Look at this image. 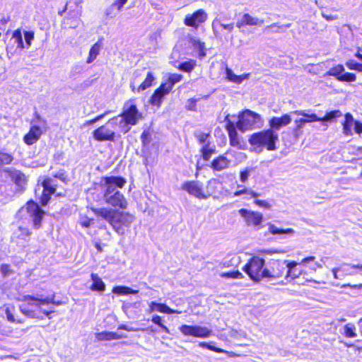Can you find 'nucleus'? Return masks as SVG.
<instances>
[{
  "mask_svg": "<svg viewBox=\"0 0 362 362\" xmlns=\"http://www.w3.org/2000/svg\"><path fill=\"white\" fill-rule=\"evenodd\" d=\"M37 124L38 126H45L46 124V121L42 119L40 115L37 113H35V118L31 121V125Z\"/></svg>",
  "mask_w": 362,
  "mask_h": 362,
  "instance_id": "54",
  "label": "nucleus"
},
{
  "mask_svg": "<svg viewBox=\"0 0 362 362\" xmlns=\"http://www.w3.org/2000/svg\"><path fill=\"white\" fill-rule=\"evenodd\" d=\"M354 122L353 116L350 113H346L345 115V121L343 123V133L345 135L352 134L351 127Z\"/></svg>",
  "mask_w": 362,
  "mask_h": 362,
  "instance_id": "28",
  "label": "nucleus"
},
{
  "mask_svg": "<svg viewBox=\"0 0 362 362\" xmlns=\"http://www.w3.org/2000/svg\"><path fill=\"white\" fill-rule=\"evenodd\" d=\"M182 75L178 74H171L168 79V81L162 83V85H165V87L167 88V91H170L173 87V86L180 82L182 79Z\"/></svg>",
  "mask_w": 362,
  "mask_h": 362,
  "instance_id": "29",
  "label": "nucleus"
},
{
  "mask_svg": "<svg viewBox=\"0 0 362 362\" xmlns=\"http://www.w3.org/2000/svg\"><path fill=\"white\" fill-rule=\"evenodd\" d=\"M226 79L228 80L229 81L237 84H240L243 81V80L248 78L250 76V74H244L240 76L236 75L233 73L232 69L226 66Z\"/></svg>",
  "mask_w": 362,
  "mask_h": 362,
  "instance_id": "24",
  "label": "nucleus"
},
{
  "mask_svg": "<svg viewBox=\"0 0 362 362\" xmlns=\"http://www.w3.org/2000/svg\"><path fill=\"white\" fill-rule=\"evenodd\" d=\"M341 116L342 112L339 110L330 111L329 112H327L323 117H321L320 122H333L337 118L340 117Z\"/></svg>",
  "mask_w": 362,
  "mask_h": 362,
  "instance_id": "37",
  "label": "nucleus"
},
{
  "mask_svg": "<svg viewBox=\"0 0 362 362\" xmlns=\"http://www.w3.org/2000/svg\"><path fill=\"white\" fill-rule=\"evenodd\" d=\"M93 211L97 218L108 222L119 235H124L125 228L130 227L134 221L133 215L112 208H98L93 209Z\"/></svg>",
  "mask_w": 362,
  "mask_h": 362,
  "instance_id": "2",
  "label": "nucleus"
},
{
  "mask_svg": "<svg viewBox=\"0 0 362 362\" xmlns=\"http://www.w3.org/2000/svg\"><path fill=\"white\" fill-rule=\"evenodd\" d=\"M268 230L273 235H287L292 236L295 233V230L292 228H279L272 223L268 224Z\"/></svg>",
  "mask_w": 362,
  "mask_h": 362,
  "instance_id": "26",
  "label": "nucleus"
},
{
  "mask_svg": "<svg viewBox=\"0 0 362 362\" xmlns=\"http://www.w3.org/2000/svg\"><path fill=\"white\" fill-rule=\"evenodd\" d=\"M245 194H250L252 197H257L259 196V194L252 191L251 189H247V188H243L240 190L236 191L235 192H234V196L238 197V196H240V195Z\"/></svg>",
  "mask_w": 362,
  "mask_h": 362,
  "instance_id": "50",
  "label": "nucleus"
},
{
  "mask_svg": "<svg viewBox=\"0 0 362 362\" xmlns=\"http://www.w3.org/2000/svg\"><path fill=\"white\" fill-rule=\"evenodd\" d=\"M42 134V131L40 127L37 124H33L28 133L24 136V142L28 145H32L40 139Z\"/></svg>",
  "mask_w": 362,
  "mask_h": 362,
  "instance_id": "17",
  "label": "nucleus"
},
{
  "mask_svg": "<svg viewBox=\"0 0 362 362\" xmlns=\"http://www.w3.org/2000/svg\"><path fill=\"white\" fill-rule=\"evenodd\" d=\"M291 122L290 115L285 114L281 117H273L269 122L270 129L273 131L279 130L282 127H285Z\"/></svg>",
  "mask_w": 362,
  "mask_h": 362,
  "instance_id": "18",
  "label": "nucleus"
},
{
  "mask_svg": "<svg viewBox=\"0 0 362 362\" xmlns=\"http://www.w3.org/2000/svg\"><path fill=\"white\" fill-rule=\"evenodd\" d=\"M265 260L259 256H254L243 267V270L255 281L264 279Z\"/></svg>",
  "mask_w": 362,
  "mask_h": 362,
  "instance_id": "8",
  "label": "nucleus"
},
{
  "mask_svg": "<svg viewBox=\"0 0 362 362\" xmlns=\"http://www.w3.org/2000/svg\"><path fill=\"white\" fill-rule=\"evenodd\" d=\"M279 140L276 133L272 129H267L252 134L249 138V143L261 151L264 148L267 151H275L276 143Z\"/></svg>",
  "mask_w": 362,
  "mask_h": 362,
  "instance_id": "5",
  "label": "nucleus"
},
{
  "mask_svg": "<svg viewBox=\"0 0 362 362\" xmlns=\"http://www.w3.org/2000/svg\"><path fill=\"white\" fill-rule=\"evenodd\" d=\"M93 284L90 286L92 291H103L105 289V285L102 279L96 274H91Z\"/></svg>",
  "mask_w": 362,
  "mask_h": 362,
  "instance_id": "27",
  "label": "nucleus"
},
{
  "mask_svg": "<svg viewBox=\"0 0 362 362\" xmlns=\"http://www.w3.org/2000/svg\"><path fill=\"white\" fill-rule=\"evenodd\" d=\"M151 321L153 323L158 325L166 333H170V330L168 329V328L162 323V319L159 315L153 316Z\"/></svg>",
  "mask_w": 362,
  "mask_h": 362,
  "instance_id": "52",
  "label": "nucleus"
},
{
  "mask_svg": "<svg viewBox=\"0 0 362 362\" xmlns=\"http://www.w3.org/2000/svg\"><path fill=\"white\" fill-rule=\"evenodd\" d=\"M220 26L223 29L228 30V32H232L234 28V25L233 23L229 24L223 23L218 18H216L212 22V30L214 35L218 37L219 36V33L218 30V27Z\"/></svg>",
  "mask_w": 362,
  "mask_h": 362,
  "instance_id": "25",
  "label": "nucleus"
},
{
  "mask_svg": "<svg viewBox=\"0 0 362 362\" xmlns=\"http://www.w3.org/2000/svg\"><path fill=\"white\" fill-rule=\"evenodd\" d=\"M346 287H350L351 288L356 290V291H361L362 289V284H356V285H351L349 284H343L341 286V288H346Z\"/></svg>",
  "mask_w": 362,
  "mask_h": 362,
  "instance_id": "61",
  "label": "nucleus"
},
{
  "mask_svg": "<svg viewBox=\"0 0 362 362\" xmlns=\"http://www.w3.org/2000/svg\"><path fill=\"white\" fill-rule=\"evenodd\" d=\"M1 272L4 275H8L9 274V266L7 264H2L1 266Z\"/></svg>",
  "mask_w": 362,
  "mask_h": 362,
  "instance_id": "63",
  "label": "nucleus"
},
{
  "mask_svg": "<svg viewBox=\"0 0 362 362\" xmlns=\"http://www.w3.org/2000/svg\"><path fill=\"white\" fill-rule=\"evenodd\" d=\"M292 115H300L305 117L306 123L313 122H320L321 117H318L315 114H307L303 110H296L291 112Z\"/></svg>",
  "mask_w": 362,
  "mask_h": 362,
  "instance_id": "31",
  "label": "nucleus"
},
{
  "mask_svg": "<svg viewBox=\"0 0 362 362\" xmlns=\"http://www.w3.org/2000/svg\"><path fill=\"white\" fill-rule=\"evenodd\" d=\"M306 123L305 119L300 118L298 119L295 120L296 127L294 128L293 131L295 133H298L304 126V124Z\"/></svg>",
  "mask_w": 362,
  "mask_h": 362,
  "instance_id": "56",
  "label": "nucleus"
},
{
  "mask_svg": "<svg viewBox=\"0 0 362 362\" xmlns=\"http://www.w3.org/2000/svg\"><path fill=\"white\" fill-rule=\"evenodd\" d=\"M30 235V230L27 228L22 226H18V229L13 233L14 237L23 240H27Z\"/></svg>",
  "mask_w": 362,
  "mask_h": 362,
  "instance_id": "38",
  "label": "nucleus"
},
{
  "mask_svg": "<svg viewBox=\"0 0 362 362\" xmlns=\"http://www.w3.org/2000/svg\"><path fill=\"white\" fill-rule=\"evenodd\" d=\"M199 346L202 348H206L209 350L214 351L217 353H221L223 352V350L220 348L215 347L214 346L210 345L209 344L206 342H199Z\"/></svg>",
  "mask_w": 362,
  "mask_h": 362,
  "instance_id": "55",
  "label": "nucleus"
},
{
  "mask_svg": "<svg viewBox=\"0 0 362 362\" xmlns=\"http://www.w3.org/2000/svg\"><path fill=\"white\" fill-rule=\"evenodd\" d=\"M141 118V114L136 107L134 99L127 101L124 104L122 112L114 117V119H117L119 133H122V134H127L130 130L131 127L136 125Z\"/></svg>",
  "mask_w": 362,
  "mask_h": 362,
  "instance_id": "3",
  "label": "nucleus"
},
{
  "mask_svg": "<svg viewBox=\"0 0 362 362\" xmlns=\"http://www.w3.org/2000/svg\"><path fill=\"white\" fill-rule=\"evenodd\" d=\"M262 125V119L260 115L250 110H245L238 116L237 127L242 132L259 128Z\"/></svg>",
  "mask_w": 362,
  "mask_h": 362,
  "instance_id": "9",
  "label": "nucleus"
},
{
  "mask_svg": "<svg viewBox=\"0 0 362 362\" xmlns=\"http://www.w3.org/2000/svg\"><path fill=\"white\" fill-rule=\"evenodd\" d=\"M201 151L204 160H209L211 155L215 153V149L211 147L209 144H205L202 146Z\"/></svg>",
  "mask_w": 362,
  "mask_h": 362,
  "instance_id": "42",
  "label": "nucleus"
},
{
  "mask_svg": "<svg viewBox=\"0 0 362 362\" xmlns=\"http://www.w3.org/2000/svg\"><path fill=\"white\" fill-rule=\"evenodd\" d=\"M189 43L194 47V49H197L199 51V56L204 57V42H201L199 39L191 37L189 38Z\"/></svg>",
  "mask_w": 362,
  "mask_h": 362,
  "instance_id": "36",
  "label": "nucleus"
},
{
  "mask_svg": "<svg viewBox=\"0 0 362 362\" xmlns=\"http://www.w3.org/2000/svg\"><path fill=\"white\" fill-rule=\"evenodd\" d=\"M244 22L246 25H259L261 26L264 24V20L253 17L248 13L244 14Z\"/></svg>",
  "mask_w": 362,
  "mask_h": 362,
  "instance_id": "34",
  "label": "nucleus"
},
{
  "mask_svg": "<svg viewBox=\"0 0 362 362\" xmlns=\"http://www.w3.org/2000/svg\"><path fill=\"white\" fill-rule=\"evenodd\" d=\"M344 334L347 337H355L356 334L355 332V326L353 324H347L344 326Z\"/></svg>",
  "mask_w": 362,
  "mask_h": 362,
  "instance_id": "49",
  "label": "nucleus"
},
{
  "mask_svg": "<svg viewBox=\"0 0 362 362\" xmlns=\"http://www.w3.org/2000/svg\"><path fill=\"white\" fill-rule=\"evenodd\" d=\"M44 214L45 211L40 208L37 204L33 201H30L18 211V216L25 219L28 216L32 221L33 227L39 228L41 226Z\"/></svg>",
  "mask_w": 362,
  "mask_h": 362,
  "instance_id": "7",
  "label": "nucleus"
},
{
  "mask_svg": "<svg viewBox=\"0 0 362 362\" xmlns=\"http://www.w3.org/2000/svg\"><path fill=\"white\" fill-rule=\"evenodd\" d=\"M127 0H117L115 3H113L111 6L107 10V15L109 16L111 14L110 11L113 10L115 7L117 8V12H119L123 6L127 3Z\"/></svg>",
  "mask_w": 362,
  "mask_h": 362,
  "instance_id": "48",
  "label": "nucleus"
},
{
  "mask_svg": "<svg viewBox=\"0 0 362 362\" xmlns=\"http://www.w3.org/2000/svg\"><path fill=\"white\" fill-rule=\"evenodd\" d=\"M315 257L314 256H310L304 258L300 263H298L295 261L287 262V268L285 275V279L288 281L289 279H295L298 278L300 275L303 274V270L298 268H296L298 264H305L310 262L314 261Z\"/></svg>",
  "mask_w": 362,
  "mask_h": 362,
  "instance_id": "12",
  "label": "nucleus"
},
{
  "mask_svg": "<svg viewBox=\"0 0 362 362\" xmlns=\"http://www.w3.org/2000/svg\"><path fill=\"white\" fill-rule=\"evenodd\" d=\"M110 112H111V111H106L105 113L98 115L96 117L94 118L95 122L96 123V122H99L100 120L103 119L106 115H107Z\"/></svg>",
  "mask_w": 362,
  "mask_h": 362,
  "instance_id": "64",
  "label": "nucleus"
},
{
  "mask_svg": "<svg viewBox=\"0 0 362 362\" xmlns=\"http://www.w3.org/2000/svg\"><path fill=\"white\" fill-rule=\"evenodd\" d=\"M182 189L200 199H206L208 196L206 195L203 189V184L197 180L187 181L182 184Z\"/></svg>",
  "mask_w": 362,
  "mask_h": 362,
  "instance_id": "13",
  "label": "nucleus"
},
{
  "mask_svg": "<svg viewBox=\"0 0 362 362\" xmlns=\"http://www.w3.org/2000/svg\"><path fill=\"white\" fill-rule=\"evenodd\" d=\"M170 91H167L165 85L161 84L151 95L150 99L151 104L159 107L161 105L163 98Z\"/></svg>",
  "mask_w": 362,
  "mask_h": 362,
  "instance_id": "21",
  "label": "nucleus"
},
{
  "mask_svg": "<svg viewBox=\"0 0 362 362\" xmlns=\"http://www.w3.org/2000/svg\"><path fill=\"white\" fill-rule=\"evenodd\" d=\"M359 64L353 59H350L346 62V66L351 70L358 71Z\"/></svg>",
  "mask_w": 362,
  "mask_h": 362,
  "instance_id": "58",
  "label": "nucleus"
},
{
  "mask_svg": "<svg viewBox=\"0 0 362 362\" xmlns=\"http://www.w3.org/2000/svg\"><path fill=\"white\" fill-rule=\"evenodd\" d=\"M119 128L117 119H110L104 125L100 126L93 132V138L98 141H114L116 137H119Z\"/></svg>",
  "mask_w": 362,
  "mask_h": 362,
  "instance_id": "6",
  "label": "nucleus"
},
{
  "mask_svg": "<svg viewBox=\"0 0 362 362\" xmlns=\"http://www.w3.org/2000/svg\"><path fill=\"white\" fill-rule=\"evenodd\" d=\"M23 303L20 305V310L23 314L30 318H40L39 311L42 305H48L54 303V297L45 298L25 295L21 299Z\"/></svg>",
  "mask_w": 362,
  "mask_h": 362,
  "instance_id": "4",
  "label": "nucleus"
},
{
  "mask_svg": "<svg viewBox=\"0 0 362 362\" xmlns=\"http://www.w3.org/2000/svg\"><path fill=\"white\" fill-rule=\"evenodd\" d=\"M121 337L115 332H103L97 334L98 340H112L119 339Z\"/></svg>",
  "mask_w": 362,
  "mask_h": 362,
  "instance_id": "41",
  "label": "nucleus"
},
{
  "mask_svg": "<svg viewBox=\"0 0 362 362\" xmlns=\"http://www.w3.org/2000/svg\"><path fill=\"white\" fill-rule=\"evenodd\" d=\"M245 194H250L252 197H257L259 196V194L252 191L251 189H247V188H243L240 190L236 191L235 192H234V196L238 197V196H240V195Z\"/></svg>",
  "mask_w": 362,
  "mask_h": 362,
  "instance_id": "51",
  "label": "nucleus"
},
{
  "mask_svg": "<svg viewBox=\"0 0 362 362\" xmlns=\"http://www.w3.org/2000/svg\"><path fill=\"white\" fill-rule=\"evenodd\" d=\"M24 37L25 41V48L28 49L31 46L32 42L34 40L35 33L32 30L25 31Z\"/></svg>",
  "mask_w": 362,
  "mask_h": 362,
  "instance_id": "47",
  "label": "nucleus"
},
{
  "mask_svg": "<svg viewBox=\"0 0 362 362\" xmlns=\"http://www.w3.org/2000/svg\"><path fill=\"white\" fill-rule=\"evenodd\" d=\"M354 125L356 132L358 134L362 133V123L358 121H355Z\"/></svg>",
  "mask_w": 362,
  "mask_h": 362,
  "instance_id": "62",
  "label": "nucleus"
},
{
  "mask_svg": "<svg viewBox=\"0 0 362 362\" xmlns=\"http://www.w3.org/2000/svg\"><path fill=\"white\" fill-rule=\"evenodd\" d=\"M344 72V67L341 64H338L336 66L330 69L325 75L334 76L337 80L338 77L341 76Z\"/></svg>",
  "mask_w": 362,
  "mask_h": 362,
  "instance_id": "39",
  "label": "nucleus"
},
{
  "mask_svg": "<svg viewBox=\"0 0 362 362\" xmlns=\"http://www.w3.org/2000/svg\"><path fill=\"white\" fill-rule=\"evenodd\" d=\"M11 180L13 181V182L21 189H23L25 188V186L27 183V179L25 175L21 173L19 170H6Z\"/></svg>",
  "mask_w": 362,
  "mask_h": 362,
  "instance_id": "20",
  "label": "nucleus"
},
{
  "mask_svg": "<svg viewBox=\"0 0 362 362\" xmlns=\"http://www.w3.org/2000/svg\"><path fill=\"white\" fill-rule=\"evenodd\" d=\"M356 80V76L354 73L346 72L338 77V81L341 82H354Z\"/></svg>",
  "mask_w": 362,
  "mask_h": 362,
  "instance_id": "44",
  "label": "nucleus"
},
{
  "mask_svg": "<svg viewBox=\"0 0 362 362\" xmlns=\"http://www.w3.org/2000/svg\"><path fill=\"white\" fill-rule=\"evenodd\" d=\"M220 276L223 279H243V274L239 271H231L227 272H222Z\"/></svg>",
  "mask_w": 362,
  "mask_h": 362,
  "instance_id": "43",
  "label": "nucleus"
},
{
  "mask_svg": "<svg viewBox=\"0 0 362 362\" xmlns=\"http://www.w3.org/2000/svg\"><path fill=\"white\" fill-rule=\"evenodd\" d=\"M226 129L228 133L230 146L237 147L240 149L243 148L241 141L238 138V134L234 124L231 122H229V123L227 124Z\"/></svg>",
  "mask_w": 362,
  "mask_h": 362,
  "instance_id": "19",
  "label": "nucleus"
},
{
  "mask_svg": "<svg viewBox=\"0 0 362 362\" xmlns=\"http://www.w3.org/2000/svg\"><path fill=\"white\" fill-rule=\"evenodd\" d=\"M42 187L43 190L40 197V202L42 205L45 206L48 203L50 196L56 191L55 180L52 178H46L42 182Z\"/></svg>",
  "mask_w": 362,
  "mask_h": 362,
  "instance_id": "15",
  "label": "nucleus"
},
{
  "mask_svg": "<svg viewBox=\"0 0 362 362\" xmlns=\"http://www.w3.org/2000/svg\"><path fill=\"white\" fill-rule=\"evenodd\" d=\"M288 260L271 259L266 262L264 279L277 280L286 274Z\"/></svg>",
  "mask_w": 362,
  "mask_h": 362,
  "instance_id": "10",
  "label": "nucleus"
},
{
  "mask_svg": "<svg viewBox=\"0 0 362 362\" xmlns=\"http://www.w3.org/2000/svg\"><path fill=\"white\" fill-rule=\"evenodd\" d=\"M11 39L14 40V42L17 44V48L20 49H23L25 48V45L23 41V36L21 29H17L13 31Z\"/></svg>",
  "mask_w": 362,
  "mask_h": 362,
  "instance_id": "35",
  "label": "nucleus"
},
{
  "mask_svg": "<svg viewBox=\"0 0 362 362\" xmlns=\"http://www.w3.org/2000/svg\"><path fill=\"white\" fill-rule=\"evenodd\" d=\"M252 170V169L251 168H246L244 170L240 172V180L242 182L245 183L247 181Z\"/></svg>",
  "mask_w": 362,
  "mask_h": 362,
  "instance_id": "53",
  "label": "nucleus"
},
{
  "mask_svg": "<svg viewBox=\"0 0 362 362\" xmlns=\"http://www.w3.org/2000/svg\"><path fill=\"white\" fill-rule=\"evenodd\" d=\"M101 49V45L99 42L95 43L90 48L89 51L88 57L87 59L86 63L90 64L92 63L98 57L100 53Z\"/></svg>",
  "mask_w": 362,
  "mask_h": 362,
  "instance_id": "30",
  "label": "nucleus"
},
{
  "mask_svg": "<svg viewBox=\"0 0 362 362\" xmlns=\"http://www.w3.org/2000/svg\"><path fill=\"white\" fill-rule=\"evenodd\" d=\"M112 292L119 295H127V294H136L139 293L138 290L132 289L127 286H115L112 289Z\"/></svg>",
  "mask_w": 362,
  "mask_h": 362,
  "instance_id": "32",
  "label": "nucleus"
},
{
  "mask_svg": "<svg viewBox=\"0 0 362 362\" xmlns=\"http://www.w3.org/2000/svg\"><path fill=\"white\" fill-rule=\"evenodd\" d=\"M14 309V307L12 308L6 307L5 309V313L6 315V318L9 322H16L15 317L12 313V310Z\"/></svg>",
  "mask_w": 362,
  "mask_h": 362,
  "instance_id": "57",
  "label": "nucleus"
},
{
  "mask_svg": "<svg viewBox=\"0 0 362 362\" xmlns=\"http://www.w3.org/2000/svg\"><path fill=\"white\" fill-rule=\"evenodd\" d=\"M197 100L190 98L188 100V105H187V108L189 110L195 111L196 110V103Z\"/></svg>",
  "mask_w": 362,
  "mask_h": 362,
  "instance_id": "59",
  "label": "nucleus"
},
{
  "mask_svg": "<svg viewBox=\"0 0 362 362\" xmlns=\"http://www.w3.org/2000/svg\"><path fill=\"white\" fill-rule=\"evenodd\" d=\"M154 311H158L163 313L173 314V313H179V312L175 311L168 305L163 303H159L156 302H151L149 305V308L148 312L153 313Z\"/></svg>",
  "mask_w": 362,
  "mask_h": 362,
  "instance_id": "23",
  "label": "nucleus"
},
{
  "mask_svg": "<svg viewBox=\"0 0 362 362\" xmlns=\"http://www.w3.org/2000/svg\"><path fill=\"white\" fill-rule=\"evenodd\" d=\"M155 80V77L153 76L151 72H148L144 82L137 88L136 91L141 92L143 91L150 86H152L153 81Z\"/></svg>",
  "mask_w": 362,
  "mask_h": 362,
  "instance_id": "33",
  "label": "nucleus"
},
{
  "mask_svg": "<svg viewBox=\"0 0 362 362\" xmlns=\"http://www.w3.org/2000/svg\"><path fill=\"white\" fill-rule=\"evenodd\" d=\"M239 214L243 216L248 226L258 227L263 221V215L258 211H249L245 209L239 210Z\"/></svg>",
  "mask_w": 362,
  "mask_h": 362,
  "instance_id": "14",
  "label": "nucleus"
},
{
  "mask_svg": "<svg viewBox=\"0 0 362 362\" xmlns=\"http://www.w3.org/2000/svg\"><path fill=\"white\" fill-rule=\"evenodd\" d=\"M207 18V14L203 9H199L192 15L185 18V23L187 26L197 28L199 23H204Z\"/></svg>",
  "mask_w": 362,
  "mask_h": 362,
  "instance_id": "16",
  "label": "nucleus"
},
{
  "mask_svg": "<svg viewBox=\"0 0 362 362\" xmlns=\"http://www.w3.org/2000/svg\"><path fill=\"white\" fill-rule=\"evenodd\" d=\"M230 163V161L224 156H219L215 158L211 163V168L216 171H221L227 168Z\"/></svg>",
  "mask_w": 362,
  "mask_h": 362,
  "instance_id": "22",
  "label": "nucleus"
},
{
  "mask_svg": "<svg viewBox=\"0 0 362 362\" xmlns=\"http://www.w3.org/2000/svg\"><path fill=\"white\" fill-rule=\"evenodd\" d=\"M255 203L257 206H259L260 207L265 208V209H269L271 207V205L265 200L256 199L255 201Z\"/></svg>",
  "mask_w": 362,
  "mask_h": 362,
  "instance_id": "60",
  "label": "nucleus"
},
{
  "mask_svg": "<svg viewBox=\"0 0 362 362\" xmlns=\"http://www.w3.org/2000/svg\"><path fill=\"white\" fill-rule=\"evenodd\" d=\"M194 136L197 139L200 144L203 146L205 144H209L207 142V139L210 136L209 134L203 133L200 131H196L194 132Z\"/></svg>",
  "mask_w": 362,
  "mask_h": 362,
  "instance_id": "45",
  "label": "nucleus"
},
{
  "mask_svg": "<svg viewBox=\"0 0 362 362\" xmlns=\"http://www.w3.org/2000/svg\"><path fill=\"white\" fill-rule=\"evenodd\" d=\"M179 329L185 336H192L199 338H207L212 334V331L210 329L199 325H183L179 327Z\"/></svg>",
  "mask_w": 362,
  "mask_h": 362,
  "instance_id": "11",
  "label": "nucleus"
},
{
  "mask_svg": "<svg viewBox=\"0 0 362 362\" xmlns=\"http://www.w3.org/2000/svg\"><path fill=\"white\" fill-rule=\"evenodd\" d=\"M13 157L7 153L0 152V167L4 165H8L11 163Z\"/></svg>",
  "mask_w": 362,
  "mask_h": 362,
  "instance_id": "46",
  "label": "nucleus"
},
{
  "mask_svg": "<svg viewBox=\"0 0 362 362\" xmlns=\"http://www.w3.org/2000/svg\"><path fill=\"white\" fill-rule=\"evenodd\" d=\"M196 66V62L192 59L182 62L179 64L178 69L185 72L192 71Z\"/></svg>",
  "mask_w": 362,
  "mask_h": 362,
  "instance_id": "40",
  "label": "nucleus"
},
{
  "mask_svg": "<svg viewBox=\"0 0 362 362\" xmlns=\"http://www.w3.org/2000/svg\"><path fill=\"white\" fill-rule=\"evenodd\" d=\"M126 182V180L119 176L103 177L100 182V187L104 202L112 207L122 210L126 209L128 205L127 201L119 191Z\"/></svg>",
  "mask_w": 362,
  "mask_h": 362,
  "instance_id": "1",
  "label": "nucleus"
}]
</instances>
